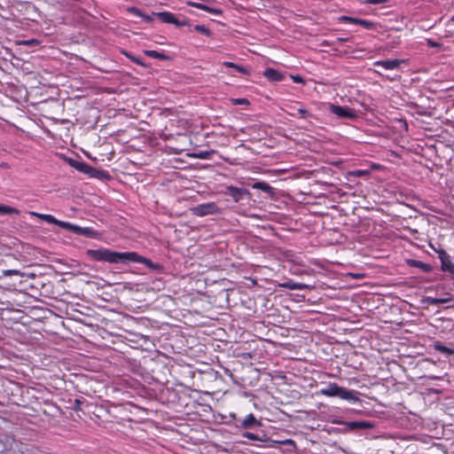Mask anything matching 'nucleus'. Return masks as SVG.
Here are the masks:
<instances>
[{
  "label": "nucleus",
  "mask_w": 454,
  "mask_h": 454,
  "mask_svg": "<svg viewBox=\"0 0 454 454\" xmlns=\"http://www.w3.org/2000/svg\"><path fill=\"white\" fill-rule=\"evenodd\" d=\"M427 46L432 47V48H441L442 47V44L440 43L435 42L432 39H427Z\"/></svg>",
  "instance_id": "32"
},
{
  "label": "nucleus",
  "mask_w": 454,
  "mask_h": 454,
  "mask_svg": "<svg viewBox=\"0 0 454 454\" xmlns=\"http://www.w3.org/2000/svg\"><path fill=\"white\" fill-rule=\"evenodd\" d=\"M244 436H246L247 438H248V439H250V440H253V441H254V440H258V437H257L254 434H253V433H248V432H247V433H246V434H244Z\"/></svg>",
  "instance_id": "37"
},
{
  "label": "nucleus",
  "mask_w": 454,
  "mask_h": 454,
  "mask_svg": "<svg viewBox=\"0 0 454 454\" xmlns=\"http://www.w3.org/2000/svg\"><path fill=\"white\" fill-rule=\"evenodd\" d=\"M349 18H350V16H340L339 18V21L340 22H347V23H348Z\"/></svg>",
  "instance_id": "40"
},
{
  "label": "nucleus",
  "mask_w": 454,
  "mask_h": 454,
  "mask_svg": "<svg viewBox=\"0 0 454 454\" xmlns=\"http://www.w3.org/2000/svg\"><path fill=\"white\" fill-rule=\"evenodd\" d=\"M86 254L91 260L96 262H106L109 263L140 262L146 265L149 269L160 271L162 266L155 263L148 258L139 255L136 252H117L108 248L88 249Z\"/></svg>",
  "instance_id": "1"
},
{
  "label": "nucleus",
  "mask_w": 454,
  "mask_h": 454,
  "mask_svg": "<svg viewBox=\"0 0 454 454\" xmlns=\"http://www.w3.org/2000/svg\"><path fill=\"white\" fill-rule=\"evenodd\" d=\"M87 174L91 177L101 180L109 178V174L106 171L99 170L92 167H90L89 172Z\"/></svg>",
  "instance_id": "17"
},
{
  "label": "nucleus",
  "mask_w": 454,
  "mask_h": 454,
  "mask_svg": "<svg viewBox=\"0 0 454 454\" xmlns=\"http://www.w3.org/2000/svg\"><path fill=\"white\" fill-rule=\"evenodd\" d=\"M331 112L341 118L353 119L356 116L354 111L348 106L331 105Z\"/></svg>",
  "instance_id": "9"
},
{
  "label": "nucleus",
  "mask_w": 454,
  "mask_h": 454,
  "mask_svg": "<svg viewBox=\"0 0 454 454\" xmlns=\"http://www.w3.org/2000/svg\"><path fill=\"white\" fill-rule=\"evenodd\" d=\"M67 231H70L78 235H83L88 238H96L98 232L90 227H81L71 223H68Z\"/></svg>",
  "instance_id": "7"
},
{
  "label": "nucleus",
  "mask_w": 454,
  "mask_h": 454,
  "mask_svg": "<svg viewBox=\"0 0 454 454\" xmlns=\"http://www.w3.org/2000/svg\"><path fill=\"white\" fill-rule=\"evenodd\" d=\"M354 277H355L356 278H362V277H363V275H356V276H354Z\"/></svg>",
  "instance_id": "47"
},
{
  "label": "nucleus",
  "mask_w": 454,
  "mask_h": 454,
  "mask_svg": "<svg viewBox=\"0 0 454 454\" xmlns=\"http://www.w3.org/2000/svg\"><path fill=\"white\" fill-rule=\"evenodd\" d=\"M229 69H231L233 72H236L240 74V76H248L251 74L250 68L234 64L233 62L229 61Z\"/></svg>",
  "instance_id": "15"
},
{
  "label": "nucleus",
  "mask_w": 454,
  "mask_h": 454,
  "mask_svg": "<svg viewBox=\"0 0 454 454\" xmlns=\"http://www.w3.org/2000/svg\"><path fill=\"white\" fill-rule=\"evenodd\" d=\"M144 52L146 56L153 58V59H157L167 60L169 59L168 56H167L163 52H159L157 51L146 50Z\"/></svg>",
  "instance_id": "20"
},
{
  "label": "nucleus",
  "mask_w": 454,
  "mask_h": 454,
  "mask_svg": "<svg viewBox=\"0 0 454 454\" xmlns=\"http://www.w3.org/2000/svg\"><path fill=\"white\" fill-rule=\"evenodd\" d=\"M243 278H244L245 280L247 281V283H244L247 287L251 288V287L254 286L255 285H257V280L256 279H254V278H248V277H246V276H244Z\"/></svg>",
  "instance_id": "31"
},
{
  "label": "nucleus",
  "mask_w": 454,
  "mask_h": 454,
  "mask_svg": "<svg viewBox=\"0 0 454 454\" xmlns=\"http://www.w3.org/2000/svg\"><path fill=\"white\" fill-rule=\"evenodd\" d=\"M193 30L197 31V32H200L203 35H210V31L207 27H206L204 25H195L193 27Z\"/></svg>",
  "instance_id": "28"
},
{
  "label": "nucleus",
  "mask_w": 454,
  "mask_h": 454,
  "mask_svg": "<svg viewBox=\"0 0 454 454\" xmlns=\"http://www.w3.org/2000/svg\"><path fill=\"white\" fill-rule=\"evenodd\" d=\"M230 101L231 102V104H233L234 106H248L250 105V102L247 98H231Z\"/></svg>",
  "instance_id": "26"
},
{
  "label": "nucleus",
  "mask_w": 454,
  "mask_h": 454,
  "mask_svg": "<svg viewBox=\"0 0 454 454\" xmlns=\"http://www.w3.org/2000/svg\"><path fill=\"white\" fill-rule=\"evenodd\" d=\"M3 276L9 277V276H24V273L18 270H3Z\"/></svg>",
  "instance_id": "27"
},
{
  "label": "nucleus",
  "mask_w": 454,
  "mask_h": 454,
  "mask_svg": "<svg viewBox=\"0 0 454 454\" xmlns=\"http://www.w3.org/2000/svg\"><path fill=\"white\" fill-rule=\"evenodd\" d=\"M283 443L286 444V445L295 446V442L292 439H287V440L284 441Z\"/></svg>",
  "instance_id": "41"
},
{
  "label": "nucleus",
  "mask_w": 454,
  "mask_h": 454,
  "mask_svg": "<svg viewBox=\"0 0 454 454\" xmlns=\"http://www.w3.org/2000/svg\"><path fill=\"white\" fill-rule=\"evenodd\" d=\"M450 21L454 22V15L450 18Z\"/></svg>",
  "instance_id": "49"
},
{
  "label": "nucleus",
  "mask_w": 454,
  "mask_h": 454,
  "mask_svg": "<svg viewBox=\"0 0 454 454\" xmlns=\"http://www.w3.org/2000/svg\"><path fill=\"white\" fill-rule=\"evenodd\" d=\"M434 348L444 355H447V356L454 355V349L444 346L443 344H442L439 341L434 342Z\"/></svg>",
  "instance_id": "19"
},
{
  "label": "nucleus",
  "mask_w": 454,
  "mask_h": 454,
  "mask_svg": "<svg viewBox=\"0 0 454 454\" xmlns=\"http://www.w3.org/2000/svg\"><path fill=\"white\" fill-rule=\"evenodd\" d=\"M188 4L192 5V6H194L196 8L201 9V10L207 11L209 12H214V13H218L219 12L218 10L210 8V7L205 5V4H202L188 2Z\"/></svg>",
  "instance_id": "24"
},
{
  "label": "nucleus",
  "mask_w": 454,
  "mask_h": 454,
  "mask_svg": "<svg viewBox=\"0 0 454 454\" xmlns=\"http://www.w3.org/2000/svg\"><path fill=\"white\" fill-rule=\"evenodd\" d=\"M441 260V269L454 276V262L450 258V255L443 249L437 251Z\"/></svg>",
  "instance_id": "6"
},
{
  "label": "nucleus",
  "mask_w": 454,
  "mask_h": 454,
  "mask_svg": "<svg viewBox=\"0 0 454 454\" xmlns=\"http://www.w3.org/2000/svg\"><path fill=\"white\" fill-rule=\"evenodd\" d=\"M31 215L40 218L41 220H43L48 223H52V224L58 225L65 230L67 229V226H68L67 222H63V221L58 220L51 215L40 214V213H35V212H31Z\"/></svg>",
  "instance_id": "10"
},
{
  "label": "nucleus",
  "mask_w": 454,
  "mask_h": 454,
  "mask_svg": "<svg viewBox=\"0 0 454 454\" xmlns=\"http://www.w3.org/2000/svg\"><path fill=\"white\" fill-rule=\"evenodd\" d=\"M298 112H299L301 117H302V118H306L309 114L308 111L305 109H299Z\"/></svg>",
  "instance_id": "39"
},
{
  "label": "nucleus",
  "mask_w": 454,
  "mask_h": 454,
  "mask_svg": "<svg viewBox=\"0 0 454 454\" xmlns=\"http://www.w3.org/2000/svg\"><path fill=\"white\" fill-rule=\"evenodd\" d=\"M229 418L233 420L237 427L243 429L253 428L261 426V422L256 419L254 414L249 413L245 419H237L234 413H229Z\"/></svg>",
  "instance_id": "4"
},
{
  "label": "nucleus",
  "mask_w": 454,
  "mask_h": 454,
  "mask_svg": "<svg viewBox=\"0 0 454 454\" xmlns=\"http://www.w3.org/2000/svg\"><path fill=\"white\" fill-rule=\"evenodd\" d=\"M321 395L328 397L338 396L342 400H346L351 403H360L361 400L358 397V392L355 390H349L345 387H340L337 383L330 382L326 387L321 388L318 391Z\"/></svg>",
  "instance_id": "2"
},
{
  "label": "nucleus",
  "mask_w": 454,
  "mask_h": 454,
  "mask_svg": "<svg viewBox=\"0 0 454 454\" xmlns=\"http://www.w3.org/2000/svg\"><path fill=\"white\" fill-rule=\"evenodd\" d=\"M129 12L132 14L141 17L147 23L153 21V18L151 16L142 13L141 11L136 7L129 8Z\"/></svg>",
  "instance_id": "21"
},
{
  "label": "nucleus",
  "mask_w": 454,
  "mask_h": 454,
  "mask_svg": "<svg viewBox=\"0 0 454 454\" xmlns=\"http://www.w3.org/2000/svg\"><path fill=\"white\" fill-rule=\"evenodd\" d=\"M347 426L351 430L372 429L374 427L373 423H372L371 421H367V420L347 422Z\"/></svg>",
  "instance_id": "12"
},
{
  "label": "nucleus",
  "mask_w": 454,
  "mask_h": 454,
  "mask_svg": "<svg viewBox=\"0 0 454 454\" xmlns=\"http://www.w3.org/2000/svg\"><path fill=\"white\" fill-rule=\"evenodd\" d=\"M229 197L233 202L239 204L237 211L245 215L249 207L251 201V193L245 188H238L229 185Z\"/></svg>",
  "instance_id": "3"
},
{
  "label": "nucleus",
  "mask_w": 454,
  "mask_h": 454,
  "mask_svg": "<svg viewBox=\"0 0 454 454\" xmlns=\"http://www.w3.org/2000/svg\"><path fill=\"white\" fill-rule=\"evenodd\" d=\"M231 282H236V283H242L241 281H239L238 279H235V280H231Z\"/></svg>",
  "instance_id": "48"
},
{
  "label": "nucleus",
  "mask_w": 454,
  "mask_h": 454,
  "mask_svg": "<svg viewBox=\"0 0 454 454\" xmlns=\"http://www.w3.org/2000/svg\"><path fill=\"white\" fill-rule=\"evenodd\" d=\"M408 264L411 267L419 269L421 271L426 273L431 272L433 270L431 264L426 263L422 261L411 259L408 261Z\"/></svg>",
  "instance_id": "13"
},
{
  "label": "nucleus",
  "mask_w": 454,
  "mask_h": 454,
  "mask_svg": "<svg viewBox=\"0 0 454 454\" xmlns=\"http://www.w3.org/2000/svg\"><path fill=\"white\" fill-rule=\"evenodd\" d=\"M81 403H82V402L79 399H75L74 404V410L79 411L81 409L80 408Z\"/></svg>",
  "instance_id": "38"
},
{
  "label": "nucleus",
  "mask_w": 454,
  "mask_h": 454,
  "mask_svg": "<svg viewBox=\"0 0 454 454\" xmlns=\"http://www.w3.org/2000/svg\"><path fill=\"white\" fill-rule=\"evenodd\" d=\"M228 75H235V74L229 70Z\"/></svg>",
  "instance_id": "46"
},
{
  "label": "nucleus",
  "mask_w": 454,
  "mask_h": 454,
  "mask_svg": "<svg viewBox=\"0 0 454 454\" xmlns=\"http://www.w3.org/2000/svg\"><path fill=\"white\" fill-rule=\"evenodd\" d=\"M284 287L288 288L290 290H305V289H310L311 287L304 283L301 282H295L293 280H289L286 283L282 285Z\"/></svg>",
  "instance_id": "16"
},
{
  "label": "nucleus",
  "mask_w": 454,
  "mask_h": 454,
  "mask_svg": "<svg viewBox=\"0 0 454 454\" xmlns=\"http://www.w3.org/2000/svg\"><path fill=\"white\" fill-rule=\"evenodd\" d=\"M20 44H24V45H34V44H38V41L37 40H35V39H32V40H27V41H23L20 43Z\"/></svg>",
  "instance_id": "34"
},
{
  "label": "nucleus",
  "mask_w": 454,
  "mask_h": 454,
  "mask_svg": "<svg viewBox=\"0 0 454 454\" xmlns=\"http://www.w3.org/2000/svg\"><path fill=\"white\" fill-rule=\"evenodd\" d=\"M403 59H385V60H377L373 63L375 67H381L387 70H394L399 69L401 65L404 63Z\"/></svg>",
  "instance_id": "8"
},
{
  "label": "nucleus",
  "mask_w": 454,
  "mask_h": 454,
  "mask_svg": "<svg viewBox=\"0 0 454 454\" xmlns=\"http://www.w3.org/2000/svg\"><path fill=\"white\" fill-rule=\"evenodd\" d=\"M124 54L134 63L139 65V66H142L144 67L145 64L144 62L139 59V58H137L133 55H130L129 53H127V52H124Z\"/></svg>",
  "instance_id": "30"
},
{
  "label": "nucleus",
  "mask_w": 454,
  "mask_h": 454,
  "mask_svg": "<svg viewBox=\"0 0 454 454\" xmlns=\"http://www.w3.org/2000/svg\"><path fill=\"white\" fill-rule=\"evenodd\" d=\"M262 74L270 82H281L285 78L281 72L271 67H267Z\"/></svg>",
  "instance_id": "11"
},
{
  "label": "nucleus",
  "mask_w": 454,
  "mask_h": 454,
  "mask_svg": "<svg viewBox=\"0 0 454 454\" xmlns=\"http://www.w3.org/2000/svg\"><path fill=\"white\" fill-rule=\"evenodd\" d=\"M369 174L367 169H356L350 172V175L356 177H361Z\"/></svg>",
  "instance_id": "29"
},
{
  "label": "nucleus",
  "mask_w": 454,
  "mask_h": 454,
  "mask_svg": "<svg viewBox=\"0 0 454 454\" xmlns=\"http://www.w3.org/2000/svg\"><path fill=\"white\" fill-rule=\"evenodd\" d=\"M386 2H387V0H366V3L371 4H383Z\"/></svg>",
  "instance_id": "36"
},
{
  "label": "nucleus",
  "mask_w": 454,
  "mask_h": 454,
  "mask_svg": "<svg viewBox=\"0 0 454 454\" xmlns=\"http://www.w3.org/2000/svg\"><path fill=\"white\" fill-rule=\"evenodd\" d=\"M28 278H35V273H31V274L28 275Z\"/></svg>",
  "instance_id": "44"
},
{
  "label": "nucleus",
  "mask_w": 454,
  "mask_h": 454,
  "mask_svg": "<svg viewBox=\"0 0 454 454\" xmlns=\"http://www.w3.org/2000/svg\"><path fill=\"white\" fill-rule=\"evenodd\" d=\"M214 209H215L214 204H203V205H200V206L196 207L194 208V213L197 215L203 216V215H209V214L213 213Z\"/></svg>",
  "instance_id": "14"
},
{
  "label": "nucleus",
  "mask_w": 454,
  "mask_h": 454,
  "mask_svg": "<svg viewBox=\"0 0 454 454\" xmlns=\"http://www.w3.org/2000/svg\"><path fill=\"white\" fill-rule=\"evenodd\" d=\"M19 215L20 211L12 207L6 205H0V215Z\"/></svg>",
  "instance_id": "22"
},
{
  "label": "nucleus",
  "mask_w": 454,
  "mask_h": 454,
  "mask_svg": "<svg viewBox=\"0 0 454 454\" xmlns=\"http://www.w3.org/2000/svg\"><path fill=\"white\" fill-rule=\"evenodd\" d=\"M359 25L367 30L376 29V23L371 20L361 19Z\"/></svg>",
  "instance_id": "25"
},
{
  "label": "nucleus",
  "mask_w": 454,
  "mask_h": 454,
  "mask_svg": "<svg viewBox=\"0 0 454 454\" xmlns=\"http://www.w3.org/2000/svg\"><path fill=\"white\" fill-rule=\"evenodd\" d=\"M70 164L72 167H74L75 169H77L80 172H82L84 174H87L89 172L90 167L87 163L82 161H77V160H71Z\"/></svg>",
  "instance_id": "18"
},
{
  "label": "nucleus",
  "mask_w": 454,
  "mask_h": 454,
  "mask_svg": "<svg viewBox=\"0 0 454 454\" xmlns=\"http://www.w3.org/2000/svg\"><path fill=\"white\" fill-rule=\"evenodd\" d=\"M197 157L200 158V159H203L204 158V154L203 153H200L197 155Z\"/></svg>",
  "instance_id": "45"
},
{
  "label": "nucleus",
  "mask_w": 454,
  "mask_h": 454,
  "mask_svg": "<svg viewBox=\"0 0 454 454\" xmlns=\"http://www.w3.org/2000/svg\"><path fill=\"white\" fill-rule=\"evenodd\" d=\"M361 19L350 17L348 20V23L354 25H359Z\"/></svg>",
  "instance_id": "35"
},
{
  "label": "nucleus",
  "mask_w": 454,
  "mask_h": 454,
  "mask_svg": "<svg viewBox=\"0 0 454 454\" xmlns=\"http://www.w3.org/2000/svg\"><path fill=\"white\" fill-rule=\"evenodd\" d=\"M253 188L261 190L265 192H271L272 187L265 182H256L253 184Z\"/></svg>",
  "instance_id": "23"
},
{
  "label": "nucleus",
  "mask_w": 454,
  "mask_h": 454,
  "mask_svg": "<svg viewBox=\"0 0 454 454\" xmlns=\"http://www.w3.org/2000/svg\"><path fill=\"white\" fill-rule=\"evenodd\" d=\"M234 271L236 272L237 270L236 267L232 264L231 269H229V274H232Z\"/></svg>",
  "instance_id": "43"
},
{
  "label": "nucleus",
  "mask_w": 454,
  "mask_h": 454,
  "mask_svg": "<svg viewBox=\"0 0 454 454\" xmlns=\"http://www.w3.org/2000/svg\"><path fill=\"white\" fill-rule=\"evenodd\" d=\"M336 40L338 42H340V43H346V42L349 41V38H348V37H345V38L344 37H338Z\"/></svg>",
  "instance_id": "42"
},
{
  "label": "nucleus",
  "mask_w": 454,
  "mask_h": 454,
  "mask_svg": "<svg viewBox=\"0 0 454 454\" xmlns=\"http://www.w3.org/2000/svg\"><path fill=\"white\" fill-rule=\"evenodd\" d=\"M291 79L295 83H304L303 78L299 74L291 75Z\"/></svg>",
  "instance_id": "33"
},
{
  "label": "nucleus",
  "mask_w": 454,
  "mask_h": 454,
  "mask_svg": "<svg viewBox=\"0 0 454 454\" xmlns=\"http://www.w3.org/2000/svg\"><path fill=\"white\" fill-rule=\"evenodd\" d=\"M153 15L157 16L162 22L173 24L177 27L190 26L187 20H180L169 12H153Z\"/></svg>",
  "instance_id": "5"
}]
</instances>
